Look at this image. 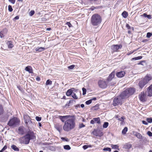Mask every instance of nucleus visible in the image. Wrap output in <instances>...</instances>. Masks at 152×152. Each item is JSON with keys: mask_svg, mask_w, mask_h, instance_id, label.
<instances>
[{"mask_svg": "<svg viewBox=\"0 0 152 152\" xmlns=\"http://www.w3.org/2000/svg\"><path fill=\"white\" fill-rule=\"evenodd\" d=\"M8 10L10 12H11L12 11L13 9L12 8L11 6L10 5H9L8 6Z\"/></svg>", "mask_w": 152, "mask_h": 152, "instance_id": "58836bf2", "label": "nucleus"}, {"mask_svg": "<svg viewBox=\"0 0 152 152\" xmlns=\"http://www.w3.org/2000/svg\"><path fill=\"white\" fill-rule=\"evenodd\" d=\"M36 119L37 121H39L41 120V118L38 116H36Z\"/></svg>", "mask_w": 152, "mask_h": 152, "instance_id": "49530a36", "label": "nucleus"}, {"mask_svg": "<svg viewBox=\"0 0 152 152\" xmlns=\"http://www.w3.org/2000/svg\"><path fill=\"white\" fill-rule=\"evenodd\" d=\"M3 107L0 104V115H1L3 113Z\"/></svg>", "mask_w": 152, "mask_h": 152, "instance_id": "f704fd0d", "label": "nucleus"}, {"mask_svg": "<svg viewBox=\"0 0 152 152\" xmlns=\"http://www.w3.org/2000/svg\"><path fill=\"white\" fill-rule=\"evenodd\" d=\"M75 66L74 65H70L68 67V68L70 69H72L75 67Z\"/></svg>", "mask_w": 152, "mask_h": 152, "instance_id": "de8ad7c7", "label": "nucleus"}, {"mask_svg": "<svg viewBox=\"0 0 152 152\" xmlns=\"http://www.w3.org/2000/svg\"><path fill=\"white\" fill-rule=\"evenodd\" d=\"M81 93L80 91L76 89L72 95V97L75 99H77L81 98Z\"/></svg>", "mask_w": 152, "mask_h": 152, "instance_id": "423d86ee", "label": "nucleus"}, {"mask_svg": "<svg viewBox=\"0 0 152 152\" xmlns=\"http://www.w3.org/2000/svg\"><path fill=\"white\" fill-rule=\"evenodd\" d=\"M146 84H147V83L143 79L140 80L139 83V86L141 88H143Z\"/></svg>", "mask_w": 152, "mask_h": 152, "instance_id": "a211bd4d", "label": "nucleus"}, {"mask_svg": "<svg viewBox=\"0 0 152 152\" xmlns=\"http://www.w3.org/2000/svg\"><path fill=\"white\" fill-rule=\"evenodd\" d=\"M140 101L142 102H145L147 99L146 94L144 92H142L139 95Z\"/></svg>", "mask_w": 152, "mask_h": 152, "instance_id": "6e6552de", "label": "nucleus"}, {"mask_svg": "<svg viewBox=\"0 0 152 152\" xmlns=\"http://www.w3.org/2000/svg\"><path fill=\"white\" fill-rule=\"evenodd\" d=\"M80 106L82 108H83L84 107V105L83 104H81Z\"/></svg>", "mask_w": 152, "mask_h": 152, "instance_id": "774afa93", "label": "nucleus"}, {"mask_svg": "<svg viewBox=\"0 0 152 152\" xmlns=\"http://www.w3.org/2000/svg\"><path fill=\"white\" fill-rule=\"evenodd\" d=\"M120 95L124 100L125 99L128 98L130 96L128 92L127 91L126 89Z\"/></svg>", "mask_w": 152, "mask_h": 152, "instance_id": "9d476101", "label": "nucleus"}, {"mask_svg": "<svg viewBox=\"0 0 152 152\" xmlns=\"http://www.w3.org/2000/svg\"><path fill=\"white\" fill-rule=\"evenodd\" d=\"M132 145L129 143H126L124 146V147L126 149H129L132 147Z\"/></svg>", "mask_w": 152, "mask_h": 152, "instance_id": "5701e85b", "label": "nucleus"}, {"mask_svg": "<svg viewBox=\"0 0 152 152\" xmlns=\"http://www.w3.org/2000/svg\"><path fill=\"white\" fill-rule=\"evenodd\" d=\"M122 15L125 18H126L127 17L128 15L127 12L126 11H124L122 14Z\"/></svg>", "mask_w": 152, "mask_h": 152, "instance_id": "cd10ccee", "label": "nucleus"}, {"mask_svg": "<svg viewBox=\"0 0 152 152\" xmlns=\"http://www.w3.org/2000/svg\"><path fill=\"white\" fill-rule=\"evenodd\" d=\"M7 44L9 48H12L13 46L12 42L11 41H8L7 42Z\"/></svg>", "mask_w": 152, "mask_h": 152, "instance_id": "a878e982", "label": "nucleus"}, {"mask_svg": "<svg viewBox=\"0 0 152 152\" xmlns=\"http://www.w3.org/2000/svg\"><path fill=\"white\" fill-rule=\"evenodd\" d=\"M19 120L17 118H14L11 119L8 123V125L10 126L15 127L19 124Z\"/></svg>", "mask_w": 152, "mask_h": 152, "instance_id": "20e7f679", "label": "nucleus"}, {"mask_svg": "<svg viewBox=\"0 0 152 152\" xmlns=\"http://www.w3.org/2000/svg\"><path fill=\"white\" fill-rule=\"evenodd\" d=\"M96 98H94L92 99H91V101H92V100H96Z\"/></svg>", "mask_w": 152, "mask_h": 152, "instance_id": "69168bd1", "label": "nucleus"}, {"mask_svg": "<svg viewBox=\"0 0 152 152\" xmlns=\"http://www.w3.org/2000/svg\"><path fill=\"white\" fill-rule=\"evenodd\" d=\"M124 117H122L120 118H118V120L121 121V124H122L123 123L124 121Z\"/></svg>", "mask_w": 152, "mask_h": 152, "instance_id": "c9c22d12", "label": "nucleus"}, {"mask_svg": "<svg viewBox=\"0 0 152 152\" xmlns=\"http://www.w3.org/2000/svg\"><path fill=\"white\" fill-rule=\"evenodd\" d=\"M35 12L34 10H31L29 12V15L30 16H32L34 13Z\"/></svg>", "mask_w": 152, "mask_h": 152, "instance_id": "c03bdc74", "label": "nucleus"}, {"mask_svg": "<svg viewBox=\"0 0 152 152\" xmlns=\"http://www.w3.org/2000/svg\"><path fill=\"white\" fill-rule=\"evenodd\" d=\"M109 125V123L107 122H105L104 123V124L103 125V128H107Z\"/></svg>", "mask_w": 152, "mask_h": 152, "instance_id": "2f4dec72", "label": "nucleus"}, {"mask_svg": "<svg viewBox=\"0 0 152 152\" xmlns=\"http://www.w3.org/2000/svg\"><path fill=\"white\" fill-rule=\"evenodd\" d=\"M88 148V145H84L83 146V148L84 149H86Z\"/></svg>", "mask_w": 152, "mask_h": 152, "instance_id": "4d7b16f0", "label": "nucleus"}, {"mask_svg": "<svg viewBox=\"0 0 152 152\" xmlns=\"http://www.w3.org/2000/svg\"><path fill=\"white\" fill-rule=\"evenodd\" d=\"M125 72L124 71H121L117 72L116 74V75L118 77H122L124 76Z\"/></svg>", "mask_w": 152, "mask_h": 152, "instance_id": "aec40b11", "label": "nucleus"}, {"mask_svg": "<svg viewBox=\"0 0 152 152\" xmlns=\"http://www.w3.org/2000/svg\"><path fill=\"white\" fill-rule=\"evenodd\" d=\"M35 138L34 133L33 132H29L24 136L21 137L19 139L20 143L27 145L31 140L34 139Z\"/></svg>", "mask_w": 152, "mask_h": 152, "instance_id": "f03ea898", "label": "nucleus"}, {"mask_svg": "<svg viewBox=\"0 0 152 152\" xmlns=\"http://www.w3.org/2000/svg\"><path fill=\"white\" fill-rule=\"evenodd\" d=\"M93 134L95 136H98L99 134V131H98L97 130H95L94 131H93Z\"/></svg>", "mask_w": 152, "mask_h": 152, "instance_id": "7c9ffc66", "label": "nucleus"}, {"mask_svg": "<svg viewBox=\"0 0 152 152\" xmlns=\"http://www.w3.org/2000/svg\"><path fill=\"white\" fill-rule=\"evenodd\" d=\"M143 79L147 84L152 79V76L150 75H147Z\"/></svg>", "mask_w": 152, "mask_h": 152, "instance_id": "4468645a", "label": "nucleus"}, {"mask_svg": "<svg viewBox=\"0 0 152 152\" xmlns=\"http://www.w3.org/2000/svg\"><path fill=\"white\" fill-rule=\"evenodd\" d=\"M85 126V125L83 123L80 124L79 125V128H81Z\"/></svg>", "mask_w": 152, "mask_h": 152, "instance_id": "a18cd8bd", "label": "nucleus"}, {"mask_svg": "<svg viewBox=\"0 0 152 152\" xmlns=\"http://www.w3.org/2000/svg\"><path fill=\"white\" fill-rule=\"evenodd\" d=\"M64 148L65 149L69 150L71 148L69 145H66L64 146Z\"/></svg>", "mask_w": 152, "mask_h": 152, "instance_id": "473e14b6", "label": "nucleus"}, {"mask_svg": "<svg viewBox=\"0 0 152 152\" xmlns=\"http://www.w3.org/2000/svg\"><path fill=\"white\" fill-rule=\"evenodd\" d=\"M103 150L105 151H109L110 152L111 151V148H104L103 149Z\"/></svg>", "mask_w": 152, "mask_h": 152, "instance_id": "e433bc0d", "label": "nucleus"}, {"mask_svg": "<svg viewBox=\"0 0 152 152\" xmlns=\"http://www.w3.org/2000/svg\"><path fill=\"white\" fill-rule=\"evenodd\" d=\"M36 80L37 81H39L40 80V78L39 77H37L36 78Z\"/></svg>", "mask_w": 152, "mask_h": 152, "instance_id": "680f3d73", "label": "nucleus"}, {"mask_svg": "<svg viewBox=\"0 0 152 152\" xmlns=\"http://www.w3.org/2000/svg\"><path fill=\"white\" fill-rule=\"evenodd\" d=\"M124 99L120 95L119 96L115 97L113 100V105L115 106L118 105H121L122 102L124 101Z\"/></svg>", "mask_w": 152, "mask_h": 152, "instance_id": "39448f33", "label": "nucleus"}, {"mask_svg": "<svg viewBox=\"0 0 152 152\" xmlns=\"http://www.w3.org/2000/svg\"><path fill=\"white\" fill-rule=\"evenodd\" d=\"M147 134L150 137L152 136V133L150 131H148L147 132Z\"/></svg>", "mask_w": 152, "mask_h": 152, "instance_id": "3c124183", "label": "nucleus"}, {"mask_svg": "<svg viewBox=\"0 0 152 152\" xmlns=\"http://www.w3.org/2000/svg\"><path fill=\"white\" fill-rule=\"evenodd\" d=\"M9 1L12 3V4H15V0H8Z\"/></svg>", "mask_w": 152, "mask_h": 152, "instance_id": "6e6d98bb", "label": "nucleus"}, {"mask_svg": "<svg viewBox=\"0 0 152 152\" xmlns=\"http://www.w3.org/2000/svg\"><path fill=\"white\" fill-rule=\"evenodd\" d=\"M126 89L128 92L130 96L133 94L135 92V89L134 88H128Z\"/></svg>", "mask_w": 152, "mask_h": 152, "instance_id": "6ab92c4d", "label": "nucleus"}, {"mask_svg": "<svg viewBox=\"0 0 152 152\" xmlns=\"http://www.w3.org/2000/svg\"><path fill=\"white\" fill-rule=\"evenodd\" d=\"M142 58V56H139L137 57L133 58H132V60H136L141 59Z\"/></svg>", "mask_w": 152, "mask_h": 152, "instance_id": "c85d7f7f", "label": "nucleus"}, {"mask_svg": "<svg viewBox=\"0 0 152 152\" xmlns=\"http://www.w3.org/2000/svg\"><path fill=\"white\" fill-rule=\"evenodd\" d=\"M75 126V123L74 117H72L67 120L65 122L63 129L66 132H69L74 129Z\"/></svg>", "mask_w": 152, "mask_h": 152, "instance_id": "f257e3e1", "label": "nucleus"}, {"mask_svg": "<svg viewBox=\"0 0 152 152\" xmlns=\"http://www.w3.org/2000/svg\"><path fill=\"white\" fill-rule=\"evenodd\" d=\"M142 123L144 124H145L146 125H147L148 124V123L145 121H142Z\"/></svg>", "mask_w": 152, "mask_h": 152, "instance_id": "13d9d810", "label": "nucleus"}, {"mask_svg": "<svg viewBox=\"0 0 152 152\" xmlns=\"http://www.w3.org/2000/svg\"><path fill=\"white\" fill-rule=\"evenodd\" d=\"M19 19V17L18 16H16L15 18L14 19L15 20H18Z\"/></svg>", "mask_w": 152, "mask_h": 152, "instance_id": "0e129e2a", "label": "nucleus"}, {"mask_svg": "<svg viewBox=\"0 0 152 152\" xmlns=\"http://www.w3.org/2000/svg\"><path fill=\"white\" fill-rule=\"evenodd\" d=\"M101 16L97 14L93 15L91 18V23L93 26H97L99 25L102 22Z\"/></svg>", "mask_w": 152, "mask_h": 152, "instance_id": "7ed1b4c3", "label": "nucleus"}, {"mask_svg": "<svg viewBox=\"0 0 152 152\" xmlns=\"http://www.w3.org/2000/svg\"><path fill=\"white\" fill-rule=\"evenodd\" d=\"M52 84V81L50 80H47L46 85H51Z\"/></svg>", "mask_w": 152, "mask_h": 152, "instance_id": "72a5a7b5", "label": "nucleus"}, {"mask_svg": "<svg viewBox=\"0 0 152 152\" xmlns=\"http://www.w3.org/2000/svg\"><path fill=\"white\" fill-rule=\"evenodd\" d=\"M115 76V72H112L108 77L107 79V81L108 82L110 81Z\"/></svg>", "mask_w": 152, "mask_h": 152, "instance_id": "2eb2a0df", "label": "nucleus"}, {"mask_svg": "<svg viewBox=\"0 0 152 152\" xmlns=\"http://www.w3.org/2000/svg\"><path fill=\"white\" fill-rule=\"evenodd\" d=\"M82 90H83V95H85L86 93V89L85 88H82Z\"/></svg>", "mask_w": 152, "mask_h": 152, "instance_id": "a19ab883", "label": "nucleus"}, {"mask_svg": "<svg viewBox=\"0 0 152 152\" xmlns=\"http://www.w3.org/2000/svg\"><path fill=\"white\" fill-rule=\"evenodd\" d=\"M25 70L28 72L29 73H33V70L32 67L30 66H28L26 67L25 68Z\"/></svg>", "mask_w": 152, "mask_h": 152, "instance_id": "412c9836", "label": "nucleus"}, {"mask_svg": "<svg viewBox=\"0 0 152 152\" xmlns=\"http://www.w3.org/2000/svg\"><path fill=\"white\" fill-rule=\"evenodd\" d=\"M92 102L91 100L90 99L89 100H88L87 101H86V103L87 105H88L90 104Z\"/></svg>", "mask_w": 152, "mask_h": 152, "instance_id": "79ce46f5", "label": "nucleus"}, {"mask_svg": "<svg viewBox=\"0 0 152 152\" xmlns=\"http://www.w3.org/2000/svg\"><path fill=\"white\" fill-rule=\"evenodd\" d=\"M66 24L69 27H72V25L69 22H67L66 23Z\"/></svg>", "mask_w": 152, "mask_h": 152, "instance_id": "09e8293b", "label": "nucleus"}, {"mask_svg": "<svg viewBox=\"0 0 152 152\" xmlns=\"http://www.w3.org/2000/svg\"><path fill=\"white\" fill-rule=\"evenodd\" d=\"M143 16L145 17H147L149 19L151 18V16L150 15H147L145 13H144L143 14Z\"/></svg>", "mask_w": 152, "mask_h": 152, "instance_id": "37998d69", "label": "nucleus"}, {"mask_svg": "<svg viewBox=\"0 0 152 152\" xmlns=\"http://www.w3.org/2000/svg\"><path fill=\"white\" fill-rule=\"evenodd\" d=\"M122 46V45L121 44L119 45H114L111 46V48L114 51H116L119 49H121Z\"/></svg>", "mask_w": 152, "mask_h": 152, "instance_id": "f8f14e48", "label": "nucleus"}, {"mask_svg": "<svg viewBox=\"0 0 152 152\" xmlns=\"http://www.w3.org/2000/svg\"><path fill=\"white\" fill-rule=\"evenodd\" d=\"M11 148L15 151H19V149L15 145H13L11 146Z\"/></svg>", "mask_w": 152, "mask_h": 152, "instance_id": "b1692460", "label": "nucleus"}, {"mask_svg": "<svg viewBox=\"0 0 152 152\" xmlns=\"http://www.w3.org/2000/svg\"><path fill=\"white\" fill-rule=\"evenodd\" d=\"M72 116L68 115L64 116H59V118L63 122H65V120L68 119L69 118H72Z\"/></svg>", "mask_w": 152, "mask_h": 152, "instance_id": "ddd939ff", "label": "nucleus"}, {"mask_svg": "<svg viewBox=\"0 0 152 152\" xmlns=\"http://www.w3.org/2000/svg\"><path fill=\"white\" fill-rule=\"evenodd\" d=\"M127 127H125L124 128V129L122 130V133L123 134H126V132L127 131Z\"/></svg>", "mask_w": 152, "mask_h": 152, "instance_id": "c756f323", "label": "nucleus"}, {"mask_svg": "<svg viewBox=\"0 0 152 152\" xmlns=\"http://www.w3.org/2000/svg\"><path fill=\"white\" fill-rule=\"evenodd\" d=\"M146 94L148 96H152V84L147 88Z\"/></svg>", "mask_w": 152, "mask_h": 152, "instance_id": "9b49d317", "label": "nucleus"}, {"mask_svg": "<svg viewBox=\"0 0 152 152\" xmlns=\"http://www.w3.org/2000/svg\"><path fill=\"white\" fill-rule=\"evenodd\" d=\"M75 90L76 89L73 88L69 89L66 92V95L68 96H72L73 92L75 91Z\"/></svg>", "mask_w": 152, "mask_h": 152, "instance_id": "dca6fc26", "label": "nucleus"}, {"mask_svg": "<svg viewBox=\"0 0 152 152\" xmlns=\"http://www.w3.org/2000/svg\"><path fill=\"white\" fill-rule=\"evenodd\" d=\"M133 134L139 139L145 140V138L139 133L134 131H132Z\"/></svg>", "mask_w": 152, "mask_h": 152, "instance_id": "1a4fd4ad", "label": "nucleus"}, {"mask_svg": "<svg viewBox=\"0 0 152 152\" xmlns=\"http://www.w3.org/2000/svg\"><path fill=\"white\" fill-rule=\"evenodd\" d=\"M72 101L70 100L69 101V103H68L67 104H66V105H67L68 106H69V104H70V103H71V102H72Z\"/></svg>", "mask_w": 152, "mask_h": 152, "instance_id": "338daca9", "label": "nucleus"}, {"mask_svg": "<svg viewBox=\"0 0 152 152\" xmlns=\"http://www.w3.org/2000/svg\"><path fill=\"white\" fill-rule=\"evenodd\" d=\"M118 146L117 145H113L112 146V148L117 149L118 148Z\"/></svg>", "mask_w": 152, "mask_h": 152, "instance_id": "8fccbe9b", "label": "nucleus"}, {"mask_svg": "<svg viewBox=\"0 0 152 152\" xmlns=\"http://www.w3.org/2000/svg\"><path fill=\"white\" fill-rule=\"evenodd\" d=\"M45 49L42 47H37L36 48L35 50L36 51H38L39 52H41L44 50Z\"/></svg>", "mask_w": 152, "mask_h": 152, "instance_id": "393cba45", "label": "nucleus"}, {"mask_svg": "<svg viewBox=\"0 0 152 152\" xmlns=\"http://www.w3.org/2000/svg\"><path fill=\"white\" fill-rule=\"evenodd\" d=\"M61 140H65L66 141H68L69 140L68 139H66L64 137H62L61 138Z\"/></svg>", "mask_w": 152, "mask_h": 152, "instance_id": "5fc2aeb1", "label": "nucleus"}, {"mask_svg": "<svg viewBox=\"0 0 152 152\" xmlns=\"http://www.w3.org/2000/svg\"><path fill=\"white\" fill-rule=\"evenodd\" d=\"M93 120H94V122H96L99 124H100L101 122L99 118H93Z\"/></svg>", "mask_w": 152, "mask_h": 152, "instance_id": "bb28decb", "label": "nucleus"}, {"mask_svg": "<svg viewBox=\"0 0 152 152\" xmlns=\"http://www.w3.org/2000/svg\"><path fill=\"white\" fill-rule=\"evenodd\" d=\"M25 129L23 127H20L18 129V133L21 135H23L25 133Z\"/></svg>", "mask_w": 152, "mask_h": 152, "instance_id": "f3484780", "label": "nucleus"}, {"mask_svg": "<svg viewBox=\"0 0 152 152\" xmlns=\"http://www.w3.org/2000/svg\"><path fill=\"white\" fill-rule=\"evenodd\" d=\"M7 148V146L6 145H5L4 147L2 148V150L4 151L5 150H6Z\"/></svg>", "mask_w": 152, "mask_h": 152, "instance_id": "bf43d9fd", "label": "nucleus"}, {"mask_svg": "<svg viewBox=\"0 0 152 152\" xmlns=\"http://www.w3.org/2000/svg\"><path fill=\"white\" fill-rule=\"evenodd\" d=\"M126 27L128 28V29H130V26H129V25L128 24H126Z\"/></svg>", "mask_w": 152, "mask_h": 152, "instance_id": "052dcab7", "label": "nucleus"}, {"mask_svg": "<svg viewBox=\"0 0 152 152\" xmlns=\"http://www.w3.org/2000/svg\"><path fill=\"white\" fill-rule=\"evenodd\" d=\"M26 117H27V116H24V121L25 122V123L27 125L28 123L29 124H30L32 123V122L29 119H26L25 118Z\"/></svg>", "mask_w": 152, "mask_h": 152, "instance_id": "4be33fe9", "label": "nucleus"}, {"mask_svg": "<svg viewBox=\"0 0 152 152\" xmlns=\"http://www.w3.org/2000/svg\"><path fill=\"white\" fill-rule=\"evenodd\" d=\"M94 120H91V121H90V123L91 124H93L94 123Z\"/></svg>", "mask_w": 152, "mask_h": 152, "instance_id": "e2e57ef3", "label": "nucleus"}, {"mask_svg": "<svg viewBox=\"0 0 152 152\" xmlns=\"http://www.w3.org/2000/svg\"><path fill=\"white\" fill-rule=\"evenodd\" d=\"M152 36V33L150 32H148L147 34L146 37L149 38Z\"/></svg>", "mask_w": 152, "mask_h": 152, "instance_id": "4c0bfd02", "label": "nucleus"}, {"mask_svg": "<svg viewBox=\"0 0 152 152\" xmlns=\"http://www.w3.org/2000/svg\"><path fill=\"white\" fill-rule=\"evenodd\" d=\"M98 84L99 87L104 88H106L107 86V83L104 79H100L99 80Z\"/></svg>", "mask_w": 152, "mask_h": 152, "instance_id": "0eeeda50", "label": "nucleus"}, {"mask_svg": "<svg viewBox=\"0 0 152 152\" xmlns=\"http://www.w3.org/2000/svg\"><path fill=\"white\" fill-rule=\"evenodd\" d=\"M3 33V32L2 31H1L0 32V37L1 38H2L4 37V35Z\"/></svg>", "mask_w": 152, "mask_h": 152, "instance_id": "603ef678", "label": "nucleus"}, {"mask_svg": "<svg viewBox=\"0 0 152 152\" xmlns=\"http://www.w3.org/2000/svg\"><path fill=\"white\" fill-rule=\"evenodd\" d=\"M146 120L148 123H151L152 122V118H147Z\"/></svg>", "mask_w": 152, "mask_h": 152, "instance_id": "ea45409f", "label": "nucleus"}, {"mask_svg": "<svg viewBox=\"0 0 152 152\" xmlns=\"http://www.w3.org/2000/svg\"><path fill=\"white\" fill-rule=\"evenodd\" d=\"M103 135V133L102 132H99L98 136L99 137H101Z\"/></svg>", "mask_w": 152, "mask_h": 152, "instance_id": "864d4df0", "label": "nucleus"}]
</instances>
